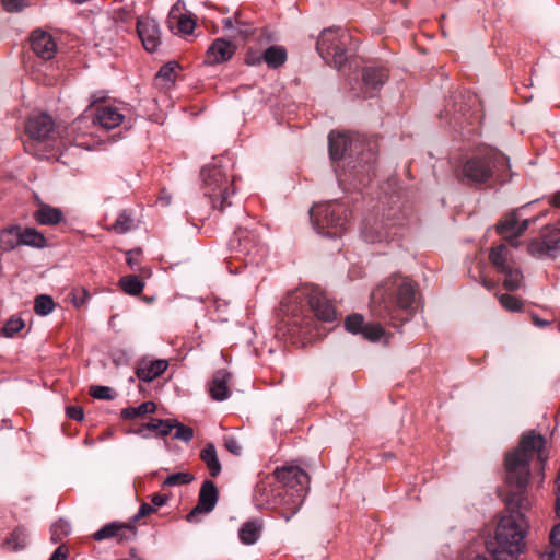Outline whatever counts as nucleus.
Segmentation results:
<instances>
[{"label":"nucleus","mask_w":560,"mask_h":560,"mask_svg":"<svg viewBox=\"0 0 560 560\" xmlns=\"http://www.w3.org/2000/svg\"><path fill=\"white\" fill-rule=\"evenodd\" d=\"M25 136L27 137L24 142V148L27 152L33 153L34 150V141H35V132L33 130L32 120H28L25 126Z\"/></svg>","instance_id":"nucleus-49"},{"label":"nucleus","mask_w":560,"mask_h":560,"mask_svg":"<svg viewBox=\"0 0 560 560\" xmlns=\"http://www.w3.org/2000/svg\"><path fill=\"white\" fill-rule=\"evenodd\" d=\"M488 258L490 264L499 273L516 264L513 259V254L506 244L493 245L489 250Z\"/></svg>","instance_id":"nucleus-24"},{"label":"nucleus","mask_w":560,"mask_h":560,"mask_svg":"<svg viewBox=\"0 0 560 560\" xmlns=\"http://www.w3.org/2000/svg\"><path fill=\"white\" fill-rule=\"evenodd\" d=\"M121 290L130 295H138L143 291L144 283L133 275L121 277L119 280Z\"/></svg>","instance_id":"nucleus-36"},{"label":"nucleus","mask_w":560,"mask_h":560,"mask_svg":"<svg viewBox=\"0 0 560 560\" xmlns=\"http://www.w3.org/2000/svg\"><path fill=\"white\" fill-rule=\"evenodd\" d=\"M224 446L230 453L234 455H240L242 452V446L240 445L238 441L232 436L224 440Z\"/></svg>","instance_id":"nucleus-52"},{"label":"nucleus","mask_w":560,"mask_h":560,"mask_svg":"<svg viewBox=\"0 0 560 560\" xmlns=\"http://www.w3.org/2000/svg\"><path fill=\"white\" fill-rule=\"evenodd\" d=\"M232 378V374L222 369L218 370L210 383H209V393L212 399L222 401L229 397V383Z\"/></svg>","instance_id":"nucleus-23"},{"label":"nucleus","mask_w":560,"mask_h":560,"mask_svg":"<svg viewBox=\"0 0 560 560\" xmlns=\"http://www.w3.org/2000/svg\"><path fill=\"white\" fill-rule=\"evenodd\" d=\"M140 254V250H130L127 253V264L133 270L137 269V266L139 265L138 258Z\"/></svg>","instance_id":"nucleus-56"},{"label":"nucleus","mask_w":560,"mask_h":560,"mask_svg":"<svg viewBox=\"0 0 560 560\" xmlns=\"http://www.w3.org/2000/svg\"><path fill=\"white\" fill-rule=\"evenodd\" d=\"M236 46L224 38H217L208 47L203 63L206 66H215L229 61L235 54Z\"/></svg>","instance_id":"nucleus-20"},{"label":"nucleus","mask_w":560,"mask_h":560,"mask_svg":"<svg viewBox=\"0 0 560 560\" xmlns=\"http://www.w3.org/2000/svg\"><path fill=\"white\" fill-rule=\"evenodd\" d=\"M536 457L542 470L548 460V451L545 438L529 431L522 435L518 446L505 455V479L515 489L509 493L508 508L517 521L526 522L524 512L532 506V501L526 494V488L530 476V460Z\"/></svg>","instance_id":"nucleus-1"},{"label":"nucleus","mask_w":560,"mask_h":560,"mask_svg":"<svg viewBox=\"0 0 560 560\" xmlns=\"http://www.w3.org/2000/svg\"><path fill=\"white\" fill-rule=\"evenodd\" d=\"M526 250L537 259L556 258L560 253V236L551 233L550 225H546L538 236L528 241Z\"/></svg>","instance_id":"nucleus-12"},{"label":"nucleus","mask_w":560,"mask_h":560,"mask_svg":"<svg viewBox=\"0 0 560 560\" xmlns=\"http://www.w3.org/2000/svg\"><path fill=\"white\" fill-rule=\"evenodd\" d=\"M551 205L556 208H560V191L556 192L551 198Z\"/></svg>","instance_id":"nucleus-61"},{"label":"nucleus","mask_w":560,"mask_h":560,"mask_svg":"<svg viewBox=\"0 0 560 560\" xmlns=\"http://www.w3.org/2000/svg\"><path fill=\"white\" fill-rule=\"evenodd\" d=\"M172 431L175 430L173 438L175 440L183 441L185 443H189L194 438V429L180 423L176 419H172Z\"/></svg>","instance_id":"nucleus-39"},{"label":"nucleus","mask_w":560,"mask_h":560,"mask_svg":"<svg viewBox=\"0 0 560 560\" xmlns=\"http://www.w3.org/2000/svg\"><path fill=\"white\" fill-rule=\"evenodd\" d=\"M90 395L95 399H113V389L108 386L95 385L90 388Z\"/></svg>","instance_id":"nucleus-47"},{"label":"nucleus","mask_w":560,"mask_h":560,"mask_svg":"<svg viewBox=\"0 0 560 560\" xmlns=\"http://www.w3.org/2000/svg\"><path fill=\"white\" fill-rule=\"evenodd\" d=\"M179 68L176 61L167 62L162 66L159 72L156 73L158 80H165L166 82H173L175 80L176 70Z\"/></svg>","instance_id":"nucleus-46"},{"label":"nucleus","mask_w":560,"mask_h":560,"mask_svg":"<svg viewBox=\"0 0 560 560\" xmlns=\"http://www.w3.org/2000/svg\"><path fill=\"white\" fill-rule=\"evenodd\" d=\"M167 24L172 31L176 27L177 35H190L196 27V16L192 13H182L180 3L177 2L168 13Z\"/></svg>","instance_id":"nucleus-21"},{"label":"nucleus","mask_w":560,"mask_h":560,"mask_svg":"<svg viewBox=\"0 0 560 560\" xmlns=\"http://www.w3.org/2000/svg\"><path fill=\"white\" fill-rule=\"evenodd\" d=\"M137 33L145 50L151 52L158 50L161 45V30L156 20L148 15L139 18Z\"/></svg>","instance_id":"nucleus-18"},{"label":"nucleus","mask_w":560,"mask_h":560,"mask_svg":"<svg viewBox=\"0 0 560 560\" xmlns=\"http://www.w3.org/2000/svg\"><path fill=\"white\" fill-rule=\"evenodd\" d=\"M503 275V287L508 291H516L522 288L524 283V275L521 268L515 264L500 272Z\"/></svg>","instance_id":"nucleus-30"},{"label":"nucleus","mask_w":560,"mask_h":560,"mask_svg":"<svg viewBox=\"0 0 560 560\" xmlns=\"http://www.w3.org/2000/svg\"><path fill=\"white\" fill-rule=\"evenodd\" d=\"M218 489L213 481L205 480L201 485L198 503L187 514L186 520L190 523L198 521L199 514H206L211 512L218 502Z\"/></svg>","instance_id":"nucleus-17"},{"label":"nucleus","mask_w":560,"mask_h":560,"mask_svg":"<svg viewBox=\"0 0 560 560\" xmlns=\"http://www.w3.org/2000/svg\"><path fill=\"white\" fill-rule=\"evenodd\" d=\"M238 252L250 257L252 262H257L266 253L258 235L252 231L240 229L235 232Z\"/></svg>","instance_id":"nucleus-19"},{"label":"nucleus","mask_w":560,"mask_h":560,"mask_svg":"<svg viewBox=\"0 0 560 560\" xmlns=\"http://www.w3.org/2000/svg\"><path fill=\"white\" fill-rule=\"evenodd\" d=\"M94 121L104 129L110 130L124 121V115L117 107L109 105L101 106L96 109Z\"/></svg>","instance_id":"nucleus-25"},{"label":"nucleus","mask_w":560,"mask_h":560,"mask_svg":"<svg viewBox=\"0 0 560 560\" xmlns=\"http://www.w3.org/2000/svg\"><path fill=\"white\" fill-rule=\"evenodd\" d=\"M235 22L237 23V34L242 38H247L253 35L254 28L252 25L242 22L237 16H235Z\"/></svg>","instance_id":"nucleus-51"},{"label":"nucleus","mask_w":560,"mask_h":560,"mask_svg":"<svg viewBox=\"0 0 560 560\" xmlns=\"http://www.w3.org/2000/svg\"><path fill=\"white\" fill-rule=\"evenodd\" d=\"M526 522H520L513 514L499 521L494 536L487 541V550L494 560H517L525 549Z\"/></svg>","instance_id":"nucleus-4"},{"label":"nucleus","mask_w":560,"mask_h":560,"mask_svg":"<svg viewBox=\"0 0 560 560\" xmlns=\"http://www.w3.org/2000/svg\"><path fill=\"white\" fill-rule=\"evenodd\" d=\"M264 60L270 68H278L287 60V51L280 46H270L264 52Z\"/></svg>","instance_id":"nucleus-33"},{"label":"nucleus","mask_w":560,"mask_h":560,"mask_svg":"<svg viewBox=\"0 0 560 560\" xmlns=\"http://www.w3.org/2000/svg\"><path fill=\"white\" fill-rule=\"evenodd\" d=\"M24 326L25 323L20 317H11L1 328V335L9 338L13 337L15 334L21 331Z\"/></svg>","instance_id":"nucleus-42"},{"label":"nucleus","mask_w":560,"mask_h":560,"mask_svg":"<svg viewBox=\"0 0 560 560\" xmlns=\"http://www.w3.org/2000/svg\"><path fill=\"white\" fill-rule=\"evenodd\" d=\"M481 283L487 290H492L495 287V283L493 281L488 280L486 278L482 279Z\"/></svg>","instance_id":"nucleus-63"},{"label":"nucleus","mask_w":560,"mask_h":560,"mask_svg":"<svg viewBox=\"0 0 560 560\" xmlns=\"http://www.w3.org/2000/svg\"><path fill=\"white\" fill-rule=\"evenodd\" d=\"M550 232L556 235L560 233V219L553 225H550Z\"/></svg>","instance_id":"nucleus-64"},{"label":"nucleus","mask_w":560,"mask_h":560,"mask_svg":"<svg viewBox=\"0 0 560 560\" xmlns=\"http://www.w3.org/2000/svg\"><path fill=\"white\" fill-rule=\"evenodd\" d=\"M501 306L508 312H522L524 308V302L518 298L509 293H497Z\"/></svg>","instance_id":"nucleus-37"},{"label":"nucleus","mask_w":560,"mask_h":560,"mask_svg":"<svg viewBox=\"0 0 560 560\" xmlns=\"http://www.w3.org/2000/svg\"><path fill=\"white\" fill-rule=\"evenodd\" d=\"M28 535L23 527H16L3 541L7 550L18 551L23 549L27 544Z\"/></svg>","instance_id":"nucleus-32"},{"label":"nucleus","mask_w":560,"mask_h":560,"mask_svg":"<svg viewBox=\"0 0 560 560\" xmlns=\"http://www.w3.org/2000/svg\"><path fill=\"white\" fill-rule=\"evenodd\" d=\"M68 547L66 545H60L50 556L49 560H66L68 558Z\"/></svg>","instance_id":"nucleus-55"},{"label":"nucleus","mask_w":560,"mask_h":560,"mask_svg":"<svg viewBox=\"0 0 560 560\" xmlns=\"http://www.w3.org/2000/svg\"><path fill=\"white\" fill-rule=\"evenodd\" d=\"M307 301V308L299 315L294 310L291 311L292 318L290 326L292 334H299L304 337L311 336L315 328V319L325 323H332L337 319V312L326 294L317 287H305L289 298V303L300 299Z\"/></svg>","instance_id":"nucleus-3"},{"label":"nucleus","mask_w":560,"mask_h":560,"mask_svg":"<svg viewBox=\"0 0 560 560\" xmlns=\"http://www.w3.org/2000/svg\"><path fill=\"white\" fill-rule=\"evenodd\" d=\"M534 319V323L536 326H539V327H545V326H548L549 325V322L548 320H545V319H540L539 317L537 316H534L533 317Z\"/></svg>","instance_id":"nucleus-62"},{"label":"nucleus","mask_w":560,"mask_h":560,"mask_svg":"<svg viewBox=\"0 0 560 560\" xmlns=\"http://www.w3.org/2000/svg\"><path fill=\"white\" fill-rule=\"evenodd\" d=\"M22 245L35 246V229L11 225L0 232L2 252H10Z\"/></svg>","instance_id":"nucleus-14"},{"label":"nucleus","mask_w":560,"mask_h":560,"mask_svg":"<svg viewBox=\"0 0 560 560\" xmlns=\"http://www.w3.org/2000/svg\"><path fill=\"white\" fill-rule=\"evenodd\" d=\"M154 511V506L150 505L149 503H142L139 508L138 513L131 517L130 522L135 525L136 522H138L140 518L150 515Z\"/></svg>","instance_id":"nucleus-50"},{"label":"nucleus","mask_w":560,"mask_h":560,"mask_svg":"<svg viewBox=\"0 0 560 560\" xmlns=\"http://www.w3.org/2000/svg\"><path fill=\"white\" fill-rule=\"evenodd\" d=\"M358 140H353L347 133L330 132L328 137V144L331 160L337 161L342 159L346 152L353 150Z\"/></svg>","instance_id":"nucleus-22"},{"label":"nucleus","mask_w":560,"mask_h":560,"mask_svg":"<svg viewBox=\"0 0 560 560\" xmlns=\"http://www.w3.org/2000/svg\"><path fill=\"white\" fill-rule=\"evenodd\" d=\"M57 52L58 44L54 36L37 28V74H42L40 80L46 85L55 84L60 77Z\"/></svg>","instance_id":"nucleus-10"},{"label":"nucleus","mask_w":560,"mask_h":560,"mask_svg":"<svg viewBox=\"0 0 560 560\" xmlns=\"http://www.w3.org/2000/svg\"><path fill=\"white\" fill-rule=\"evenodd\" d=\"M556 513L560 517V485L557 486Z\"/></svg>","instance_id":"nucleus-60"},{"label":"nucleus","mask_w":560,"mask_h":560,"mask_svg":"<svg viewBox=\"0 0 560 560\" xmlns=\"http://www.w3.org/2000/svg\"><path fill=\"white\" fill-rule=\"evenodd\" d=\"M56 307L51 296L46 294L37 295V315L46 316L50 314Z\"/></svg>","instance_id":"nucleus-45"},{"label":"nucleus","mask_w":560,"mask_h":560,"mask_svg":"<svg viewBox=\"0 0 560 560\" xmlns=\"http://www.w3.org/2000/svg\"><path fill=\"white\" fill-rule=\"evenodd\" d=\"M222 25H223V28H225V30L237 28V23L235 22V18L224 19L222 22Z\"/></svg>","instance_id":"nucleus-58"},{"label":"nucleus","mask_w":560,"mask_h":560,"mask_svg":"<svg viewBox=\"0 0 560 560\" xmlns=\"http://www.w3.org/2000/svg\"><path fill=\"white\" fill-rule=\"evenodd\" d=\"M362 75L365 86L376 90L388 79V71L383 67H366Z\"/></svg>","instance_id":"nucleus-28"},{"label":"nucleus","mask_w":560,"mask_h":560,"mask_svg":"<svg viewBox=\"0 0 560 560\" xmlns=\"http://www.w3.org/2000/svg\"><path fill=\"white\" fill-rule=\"evenodd\" d=\"M277 487L280 488L285 497V508L281 511V516L290 521L294 516L308 491L310 476L298 466H283L273 471Z\"/></svg>","instance_id":"nucleus-5"},{"label":"nucleus","mask_w":560,"mask_h":560,"mask_svg":"<svg viewBox=\"0 0 560 560\" xmlns=\"http://www.w3.org/2000/svg\"><path fill=\"white\" fill-rule=\"evenodd\" d=\"M509 167V159L501 153H488L481 156H472L465 161L457 179L468 186H477L487 183L499 167Z\"/></svg>","instance_id":"nucleus-7"},{"label":"nucleus","mask_w":560,"mask_h":560,"mask_svg":"<svg viewBox=\"0 0 560 560\" xmlns=\"http://www.w3.org/2000/svg\"><path fill=\"white\" fill-rule=\"evenodd\" d=\"M49 243L47 242L46 237L44 236V234L39 233L37 231V248H44L46 246H48Z\"/></svg>","instance_id":"nucleus-59"},{"label":"nucleus","mask_w":560,"mask_h":560,"mask_svg":"<svg viewBox=\"0 0 560 560\" xmlns=\"http://www.w3.org/2000/svg\"><path fill=\"white\" fill-rule=\"evenodd\" d=\"M538 218L520 220L517 211L505 214L495 225L497 233L512 247L520 245L518 237L522 236L529 225Z\"/></svg>","instance_id":"nucleus-13"},{"label":"nucleus","mask_w":560,"mask_h":560,"mask_svg":"<svg viewBox=\"0 0 560 560\" xmlns=\"http://www.w3.org/2000/svg\"><path fill=\"white\" fill-rule=\"evenodd\" d=\"M417 294V284L410 278L393 275L372 291L371 312L375 317L394 324L404 322L401 314L413 313Z\"/></svg>","instance_id":"nucleus-2"},{"label":"nucleus","mask_w":560,"mask_h":560,"mask_svg":"<svg viewBox=\"0 0 560 560\" xmlns=\"http://www.w3.org/2000/svg\"><path fill=\"white\" fill-rule=\"evenodd\" d=\"M365 325L364 317L360 314L349 315L345 320V327L348 331L353 334H361Z\"/></svg>","instance_id":"nucleus-44"},{"label":"nucleus","mask_w":560,"mask_h":560,"mask_svg":"<svg viewBox=\"0 0 560 560\" xmlns=\"http://www.w3.org/2000/svg\"><path fill=\"white\" fill-rule=\"evenodd\" d=\"M133 220L127 211H122L112 225V230L117 234H124L131 230Z\"/></svg>","instance_id":"nucleus-40"},{"label":"nucleus","mask_w":560,"mask_h":560,"mask_svg":"<svg viewBox=\"0 0 560 560\" xmlns=\"http://www.w3.org/2000/svg\"><path fill=\"white\" fill-rule=\"evenodd\" d=\"M364 237L368 242L375 243V242H382L383 238L386 237L385 234H383L381 231L376 232V235H373L372 231L369 230V223L365 222L364 230H363Z\"/></svg>","instance_id":"nucleus-54"},{"label":"nucleus","mask_w":560,"mask_h":560,"mask_svg":"<svg viewBox=\"0 0 560 560\" xmlns=\"http://www.w3.org/2000/svg\"><path fill=\"white\" fill-rule=\"evenodd\" d=\"M194 480V476L189 472H175L166 477L163 481V487H175L182 485H188Z\"/></svg>","instance_id":"nucleus-41"},{"label":"nucleus","mask_w":560,"mask_h":560,"mask_svg":"<svg viewBox=\"0 0 560 560\" xmlns=\"http://www.w3.org/2000/svg\"><path fill=\"white\" fill-rule=\"evenodd\" d=\"M156 406L153 401H144L138 407H128L121 410V417L126 420L135 419L147 413H153Z\"/></svg>","instance_id":"nucleus-34"},{"label":"nucleus","mask_w":560,"mask_h":560,"mask_svg":"<svg viewBox=\"0 0 560 560\" xmlns=\"http://www.w3.org/2000/svg\"><path fill=\"white\" fill-rule=\"evenodd\" d=\"M67 416L75 421H81L84 418L83 408L80 406H70L66 409Z\"/></svg>","instance_id":"nucleus-53"},{"label":"nucleus","mask_w":560,"mask_h":560,"mask_svg":"<svg viewBox=\"0 0 560 560\" xmlns=\"http://www.w3.org/2000/svg\"><path fill=\"white\" fill-rule=\"evenodd\" d=\"M63 220L61 209L44 203L37 199V224L57 225Z\"/></svg>","instance_id":"nucleus-26"},{"label":"nucleus","mask_w":560,"mask_h":560,"mask_svg":"<svg viewBox=\"0 0 560 560\" xmlns=\"http://www.w3.org/2000/svg\"><path fill=\"white\" fill-rule=\"evenodd\" d=\"M261 530L262 523L260 521H247L241 526L238 530L240 540L245 545H253L259 539Z\"/></svg>","instance_id":"nucleus-29"},{"label":"nucleus","mask_w":560,"mask_h":560,"mask_svg":"<svg viewBox=\"0 0 560 560\" xmlns=\"http://www.w3.org/2000/svg\"><path fill=\"white\" fill-rule=\"evenodd\" d=\"M310 214L314 228L319 234L337 237L347 229L348 210L340 202L316 205L311 209Z\"/></svg>","instance_id":"nucleus-8"},{"label":"nucleus","mask_w":560,"mask_h":560,"mask_svg":"<svg viewBox=\"0 0 560 560\" xmlns=\"http://www.w3.org/2000/svg\"><path fill=\"white\" fill-rule=\"evenodd\" d=\"M550 549L540 556V560H546L547 556H552L551 560H560V524L555 525L549 534Z\"/></svg>","instance_id":"nucleus-35"},{"label":"nucleus","mask_w":560,"mask_h":560,"mask_svg":"<svg viewBox=\"0 0 560 560\" xmlns=\"http://www.w3.org/2000/svg\"><path fill=\"white\" fill-rule=\"evenodd\" d=\"M1 2L8 12H20L30 5V0H1Z\"/></svg>","instance_id":"nucleus-48"},{"label":"nucleus","mask_w":560,"mask_h":560,"mask_svg":"<svg viewBox=\"0 0 560 560\" xmlns=\"http://www.w3.org/2000/svg\"><path fill=\"white\" fill-rule=\"evenodd\" d=\"M351 45L352 37L346 30L329 27L320 33L316 49L326 62L340 68L347 62V51Z\"/></svg>","instance_id":"nucleus-9"},{"label":"nucleus","mask_w":560,"mask_h":560,"mask_svg":"<svg viewBox=\"0 0 560 560\" xmlns=\"http://www.w3.org/2000/svg\"><path fill=\"white\" fill-rule=\"evenodd\" d=\"M172 419H158L152 418L148 423L144 424V429L150 431H156L158 435L165 438L172 432Z\"/></svg>","instance_id":"nucleus-38"},{"label":"nucleus","mask_w":560,"mask_h":560,"mask_svg":"<svg viewBox=\"0 0 560 560\" xmlns=\"http://www.w3.org/2000/svg\"><path fill=\"white\" fill-rule=\"evenodd\" d=\"M138 535L136 525L131 522L120 523L112 522L105 524L93 534V538L97 541L114 538L118 544L133 540Z\"/></svg>","instance_id":"nucleus-16"},{"label":"nucleus","mask_w":560,"mask_h":560,"mask_svg":"<svg viewBox=\"0 0 560 560\" xmlns=\"http://www.w3.org/2000/svg\"><path fill=\"white\" fill-rule=\"evenodd\" d=\"M384 329L380 324L365 323L361 334L370 341H377L384 336Z\"/></svg>","instance_id":"nucleus-43"},{"label":"nucleus","mask_w":560,"mask_h":560,"mask_svg":"<svg viewBox=\"0 0 560 560\" xmlns=\"http://www.w3.org/2000/svg\"><path fill=\"white\" fill-rule=\"evenodd\" d=\"M59 130L51 116L43 113L37 115V152L49 153L46 158L57 156L61 141Z\"/></svg>","instance_id":"nucleus-11"},{"label":"nucleus","mask_w":560,"mask_h":560,"mask_svg":"<svg viewBox=\"0 0 560 560\" xmlns=\"http://www.w3.org/2000/svg\"><path fill=\"white\" fill-rule=\"evenodd\" d=\"M254 501L258 508L280 509L285 508V497L280 488L273 486L269 479L257 483L254 491Z\"/></svg>","instance_id":"nucleus-15"},{"label":"nucleus","mask_w":560,"mask_h":560,"mask_svg":"<svg viewBox=\"0 0 560 560\" xmlns=\"http://www.w3.org/2000/svg\"><path fill=\"white\" fill-rule=\"evenodd\" d=\"M200 458L212 477H217L221 472V464L213 444L209 443L201 450Z\"/></svg>","instance_id":"nucleus-31"},{"label":"nucleus","mask_w":560,"mask_h":560,"mask_svg":"<svg viewBox=\"0 0 560 560\" xmlns=\"http://www.w3.org/2000/svg\"><path fill=\"white\" fill-rule=\"evenodd\" d=\"M200 176L205 196L211 200L213 208L223 211L231 206L230 198L234 194V179L233 175L229 173L228 165H223L221 159L205 166Z\"/></svg>","instance_id":"nucleus-6"},{"label":"nucleus","mask_w":560,"mask_h":560,"mask_svg":"<svg viewBox=\"0 0 560 560\" xmlns=\"http://www.w3.org/2000/svg\"><path fill=\"white\" fill-rule=\"evenodd\" d=\"M168 363L166 360H155L148 363H143L136 370V375L143 382H151L167 369Z\"/></svg>","instance_id":"nucleus-27"},{"label":"nucleus","mask_w":560,"mask_h":560,"mask_svg":"<svg viewBox=\"0 0 560 560\" xmlns=\"http://www.w3.org/2000/svg\"><path fill=\"white\" fill-rule=\"evenodd\" d=\"M168 501V495L155 493L151 498V502L154 508L162 506Z\"/></svg>","instance_id":"nucleus-57"}]
</instances>
